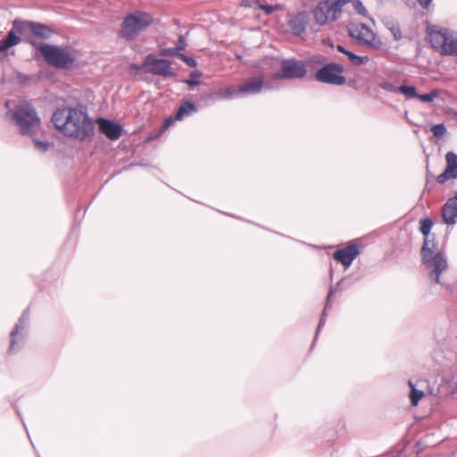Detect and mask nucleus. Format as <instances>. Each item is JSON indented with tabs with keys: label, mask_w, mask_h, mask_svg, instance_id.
Returning <instances> with one entry per match:
<instances>
[{
	"label": "nucleus",
	"mask_w": 457,
	"mask_h": 457,
	"mask_svg": "<svg viewBox=\"0 0 457 457\" xmlns=\"http://www.w3.org/2000/svg\"><path fill=\"white\" fill-rule=\"evenodd\" d=\"M55 129L65 137L83 141L94 134L87 113L78 107L58 108L52 116Z\"/></svg>",
	"instance_id": "nucleus-1"
},
{
	"label": "nucleus",
	"mask_w": 457,
	"mask_h": 457,
	"mask_svg": "<svg viewBox=\"0 0 457 457\" xmlns=\"http://www.w3.org/2000/svg\"><path fill=\"white\" fill-rule=\"evenodd\" d=\"M27 40L52 67L60 70H71L78 65L79 52L70 46L41 44L33 38Z\"/></svg>",
	"instance_id": "nucleus-2"
},
{
	"label": "nucleus",
	"mask_w": 457,
	"mask_h": 457,
	"mask_svg": "<svg viewBox=\"0 0 457 457\" xmlns=\"http://www.w3.org/2000/svg\"><path fill=\"white\" fill-rule=\"evenodd\" d=\"M427 35L432 48L441 55L457 56V33L438 25H428Z\"/></svg>",
	"instance_id": "nucleus-3"
},
{
	"label": "nucleus",
	"mask_w": 457,
	"mask_h": 457,
	"mask_svg": "<svg viewBox=\"0 0 457 457\" xmlns=\"http://www.w3.org/2000/svg\"><path fill=\"white\" fill-rule=\"evenodd\" d=\"M153 17L148 12H137L128 15L119 31V37L133 40L137 35L153 23Z\"/></svg>",
	"instance_id": "nucleus-4"
},
{
	"label": "nucleus",
	"mask_w": 457,
	"mask_h": 457,
	"mask_svg": "<svg viewBox=\"0 0 457 457\" xmlns=\"http://www.w3.org/2000/svg\"><path fill=\"white\" fill-rule=\"evenodd\" d=\"M436 244L433 240H424L421 248V256L423 262L431 268L429 277L434 279L436 283L440 282V274L447 269V262L441 253H435L434 248Z\"/></svg>",
	"instance_id": "nucleus-5"
},
{
	"label": "nucleus",
	"mask_w": 457,
	"mask_h": 457,
	"mask_svg": "<svg viewBox=\"0 0 457 457\" xmlns=\"http://www.w3.org/2000/svg\"><path fill=\"white\" fill-rule=\"evenodd\" d=\"M12 118L24 135L33 136L40 127V119L35 109L28 103L21 104L12 112Z\"/></svg>",
	"instance_id": "nucleus-6"
},
{
	"label": "nucleus",
	"mask_w": 457,
	"mask_h": 457,
	"mask_svg": "<svg viewBox=\"0 0 457 457\" xmlns=\"http://www.w3.org/2000/svg\"><path fill=\"white\" fill-rule=\"evenodd\" d=\"M351 0H325L318 4L313 11L315 21L325 25L337 21L343 7Z\"/></svg>",
	"instance_id": "nucleus-7"
},
{
	"label": "nucleus",
	"mask_w": 457,
	"mask_h": 457,
	"mask_svg": "<svg viewBox=\"0 0 457 457\" xmlns=\"http://www.w3.org/2000/svg\"><path fill=\"white\" fill-rule=\"evenodd\" d=\"M349 35L360 45L376 51L385 49V44L382 39L368 26L358 23L353 24L348 28Z\"/></svg>",
	"instance_id": "nucleus-8"
},
{
	"label": "nucleus",
	"mask_w": 457,
	"mask_h": 457,
	"mask_svg": "<svg viewBox=\"0 0 457 457\" xmlns=\"http://www.w3.org/2000/svg\"><path fill=\"white\" fill-rule=\"evenodd\" d=\"M144 72L163 78H172L176 76V73L172 71L170 61L159 59L153 54H147L144 60Z\"/></svg>",
	"instance_id": "nucleus-9"
},
{
	"label": "nucleus",
	"mask_w": 457,
	"mask_h": 457,
	"mask_svg": "<svg viewBox=\"0 0 457 457\" xmlns=\"http://www.w3.org/2000/svg\"><path fill=\"white\" fill-rule=\"evenodd\" d=\"M343 72V65L336 62H330L317 71L315 78L317 80L323 83L341 86L346 81Z\"/></svg>",
	"instance_id": "nucleus-10"
},
{
	"label": "nucleus",
	"mask_w": 457,
	"mask_h": 457,
	"mask_svg": "<svg viewBox=\"0 0 457 457\" xmlns=\"http://www.w3.org/2000/svg\"><path fill=\"white\" fill-rule=\"evenodd\" d=\"M13 29L21 36H24V39L28 42V38H30L27 36V32H31L36 37L42 38V39H47L49 38L52 34L53 30L48 26L34 22V21H22L15 20L13 21Z\"/></svg>",
	"instance_id": "nucleus-11"
},
{
	"label": "nucleus",
	"mask_w": 457,
	"mask_h": 457,
	"mask_svg": "<svg viewBox=\"0 0 457 457\" xmlns=\"http://www.w3.org/2000/svg\"><path fill=\"white\" fill-rule=\"evenodd\" d=\"M309 22L310 15L306 11L288 13L287 21V31L295 36H300L305 32Z\"/></svg>",
	"instance_id": "nucleus-12"
},
{
	"label": "nucleus",
	"mask_w": 457,
	"mask_h": 457,
	"mask_svg": "<svg viewBox=\"0 0 457 457\" xmlns=\"http://www.w3.org/2000/svg\"><path fill=\"white\" fill-rule=\"evenodd\" d=\"M360 250L357 245L349 244L345 247L334 252L333 259L348 268L353 261L359 255Z\"/></svg>",
	"instance_id": "nucleus-13"
},
{
	"label": "nucleus",
	"mask_w": 457,
	"mask_h": 457,
	"mask_svg": "<svg viewBox=\"0 0 457 457\" xmlns=\"http://www.w3.org/2000/svg\"><path fill=\"white\" fill-rule=\"evenodd\" d=\"M446 167L441 174L436 177V181L444 184L449 179H457V155L453 152L445 154Z\"/></svg>",
	"instance_id": "nucleus-14"
},
{
	"label": "nucleus",
	"mask_w": 457,
	"mask_h": 457,
	"mask_svg": "<svg viewBox=\"0 0 457 457\" xmlns=\"http://www.w3.org/2000/svg\"><path fill=\"white\" fill-rule=\"evenodd\" d=\"M282 77L287 79H300L305 76L304 65L296 61L287 60L282 62Z\"/></svg>",
	"instance_id": "nucleus-15"
},
{
	"label": "nucleus",
	"mask_w": 457,
	"mask_h": 457,
	"mask_svg": "<svg viewBox=\"0 0 457 457\" xmlns=\"http://www.w3.org/2000/svg\"><path fill=\"white\" fill-rule=\"evenodd\" d=\"M97 123L101 133L104 134L109 139L116 140L122 133V128L110 120L98 119Z\"/></svg>",
	"instance_id": "nucleus-16"
},
{
	"label": "nucleus",
	"mask_w": 457,
	"mask_h": 457,
	"mask_svg": "<svg viewBox=\"0 0 457 457\" xmlns=\"http://www.w3.org/2000/svg\"><path fill=\"white\" fill-rule=\"evenodd\" d=\"M442 218L445 224L453 225L457 221V195L449 198L442 207Z\"/></svg>",
	"instance_id": "nucleus-17"
},
{
	"label": "nucleus",
	"mask_w": 457,
	"mask_h": 457,
	"mask_svg": "<svg viewBox=\"0 0 457 457\" xmlns=\"http://www.w3.org/2000/svg\"><path fill=\"white\" fill-rule=\"evenodd\" d=\"M263 87L262 78H252L238 86L239 94L253 95L261 92Z\"/></svg>",
	"instance_id": "nucleus-18"
},
{
	"label": "nucleus",
	"mask_w": 457,
	"mask_h": 457,
	"mask_svg": "<svg viewBox=\"0 0 457 457\" xmlns=\"http://www.w3.org/2000/svg\"><path fill=\"white\" fill-rule=\"evenodd\" d=\"M18 32L12 28L7 36L0 40V54L4 53L12 46H17L21 43V38L18 36Z\"/></svg>",
	"instance_id": "nucleus-19"
},
{
	"label": "nucleus",
	"mask_w": 457,
	"mask_h": 457,
	"mask_svg": "<svg viewBox=\"0 0 457 457\" xmlns=\"http://www.w3.org/2000/svg\"><path fill=\"white\" fill-rule=\"evenodd\" d=\"M18 32L12 28L7 36L0 40V54L4 53L12 46H17L21 43V38L18 36Z\"/></svg>",
	"instance_id": "nucleus-20"
},
{
	"label": "nucleus",
	"mask_w": 457,
	"mask_h": 457,
	"mask_svg": "<svg viewBox=\"0 0 457 457\" xmlns=\"http://www.w3.org/2000/svg\"><path fill=\"white\" fill-rule=\"evenodd\" d=\"M337 50L344 54H345L347 56V59L349 60V62L355 65V66H361V65H363V64H366L370 59L368 56H360V55H357L348 50H346L343 46L341 45H337Z\"/></svg>",
	"instance_id": "nucleus-21"
},
{
	"label": "nucleus",
	"mask_w": 457,
	"mask_h": 457,
	"mask_svg": "<svg viewBox=\"0 0 457 457\" xmlns=\"http://www.w3.org/2000/svg\"><path fill=\"white\" fill-rule=\"evenodd\" d=\"M196 111L195 105L191 102H183L175 115V120H180L185 116L190 115Z\"/></svg>",
	"instance_id": "nucleus-22"
},
{
	"label": "nucleus",
	"mask_w": 457,
	"mask_h": 457,
	"mask_svg": "<svg viewBox=\"0 0 457 457\" xmlns=\"http://www.w3.org/2000/svg\"><path fill=\"white\" fill-rule=\"evenodd\" d=\"M385 26L391 32L395 40L399 41L403 38V30L398 21L395 20H387L385 22Z\"/></svg>",
	"instance_id": "nucleus-23"
},
{
	"label": "nucleus",
	"mask_w": 457,
	"mask_h": 457,
	"mask_svg": "<svg viewBox=\"0 0 457 457\" xmlns=\"http://www.w3.org/2000/svg\"><path fill=\"white\" fill-rule=\"evenodd\" d=\"M237 94H239L238 87L229 86L226 87L220 88L217 91V96L220 98H230Z\"/></svg>",
	"instance_id": "nucleus-24"
},
{
	"label": "nucleus",
	"mask_w": 457,
	"mask_h": 457,
	"mask_svg": "<svg viewBox=\"0 0 457 457\" xmlns=\"http://www.w3.org/2000/svg\"><path fill=\"white\" fill-rule=\"evenodd\" d=\"M409 386L411 388L410 395L411 405L416 406L424 396V393L420 390L416 389L414 385L411 381L409 382Z\"/></svg>",
	"instance_id": "nucleus-25"
},
{
	"label": "nucleus",
	"mask_w": 457,
	"mask_h": 457,
	"mask_svg": "<svg viewBox=\"0 0 457 457\" xmlns=\"http://www.w3.org/2000/svg\"><path fill=\"white\" fill-rule=\"evenodd\" d=\"M433 227V221L430 219H424L420 221V230L426 239H429L428 236L430 234L431 228Z\"/></svg>",
	"instance_id": "nucleus-26"
},
{
	"label": "nucleus",
	"mask_w": 457,
	"mask_h": 457,
	"mask_svg": "<svg viewBox=\"0 0 457 457\" xmlns=\"http://www.w3.org/2000/svg\"><path fill=\"white\" fill-rule=\"evenodd\" d=\"M258 10H262L266 15H270L275 12L284 10V6L279 4L274 5H265L260 3Z\"/></svg>",
	"instance_id": "nucleus-27"
},
{
	"label": "nucleus",
	"mask_w": 457,
	"mask_h": 457,
	"mask_svg": "<svg viewBox=\"0 0 457 457\" xmlns=\"http://www.w3.org/2000/svg\"><path fill=\"white\" fill-rule=\"evenodd\" d=\"M398 91L404 95L408 98L418 97V93L414 87L411 86H401L398 87Z\"/></svg>",
	"instance_id": "nucleus-28"
},
{
	"label": "nucleus",
	"mask_w": 457,
	"mask_h": 457,
	"mask_svg": "<svg viewBox=\"0 0 457 457\" xmlns=\"http://www.w3.org/2000/svg\"><path fill=\"white\" fill-rule=\"evenodd\" d=\"M349 3H352V5L354 9V11L363 16L366 17L368 15V12L366 8L364 7L363 4L360 0H351Z\"/></svg>",
	"instance_id": "nucleus-29"
},
{
	"label": "nucleus",
	"mask_w": 457,
	"mask_h": 457,
	"mask_svg": "<svg viewBox=\"0 0 457 457\" xmlns=\"http://www.w3.org/2000/svg\"><path fill=\"white\" fill-rule=\"evenodd\" d=\"M438 96H439V91L435 89V90H432L428 94H424V95H419L418 94V97L417 98H419L422 102L430 103V102L434 101V99L436 97H437Z\"/></svg>",
	"instance_id": "nucleus-30"
},
{
	"label": "nucleus",
	"mask_w": 457,
	"mask_h": 457,
	"mask_svg": "<svg viewBox=\"0 0 457 457\" xmlns=\"http://www.w3.org/2000/svg\"><path fill=\"white\" fill-rule=\"evenodd\" d=\"M241 5L243 7L252 8L253 10H258L260 6L259 0H242Z\"/></svg>",
	"instance_id": "nucleus-31"
},
{
	"label": "nucleus",
	"mask_w": 457,
	"mask_h": 457,
	"mask_svg": "<svg viewBox=\"0 0 457 457\" xmlns=\"http://www.w3.org/2000/svg\"><path fill=\"white\" fill-rule=\"evenodd\" d=\"M160 54L162 56H177L178 58L180 54L178 53V49H176V47L162 49Z\"/></svg>",
	"instance_id": "nucleus-32"
},
{
	"label": "nucleus",
	"mask_w": 457,
	"mask_h": 457,
	"mask_svg": "<svg viewBox=\"0 0 457 457\" xmlns=\"http://www.w3.org/2000/svg\"><path fill=\"white\" fill-rule=\"evenodd\" d=\"M431 130L436 137H440L445 134L446 129L444 124H437L433 126Z\"/></svg>",
	"instance_id": "nucleus-33"
},
{
	"label": "nucleus",
	"mask_w": 457,
	"mask_h": 457,
	"mask_svg": "<svg viewBox=\"0 0 457 457\" xmlns=\"http://www.w3.org/2000/svg\"><path fill=\"white\" fill-rule=\"evenodd\" d=\"M179 58L183 61L185 63H187L189 67H195L196 66V62L194 58L192 57H189V56H187L183 54H180L179 55Z\"/></svg>",
	"instance_id": "nucleus-34"
},
{
	"label": "nucleus",
	"mask_w": 457,
	"mask_h": 457,
	"mask_svg": "<svg viewBox=\"0 0 457 457\" xmlns=\"http://www.w3.org/2000/svg\"><path fill=\"white\" fill-rule=\"evenodd\" d=\"M18 334V329L15 328L12 333H11V343H10V347H9V352L10 353H13L15 351L14 349V346H15V343H16V335Z\"/></svg>",
	"instance_id": "nucleus-35"
},
{
	"label": "nucleus",
	"mask_w": 457,
	"mask_h": 457,
	"mask_svg": "<svg viewBox=\"0 0 457 457\" xmlns=\"http://www.w3.org/2000/svg\"><path fill=\"white\" fill-rule=\"evenodd\" d=\"M185 48H186V42H185L184 37L182 35H180L179 37V42L176 46V49H178V53H179V51H182Z\"/></svg>",
	"instance_id": "nucleus-36"
},
{
	"label": "nucleus",
	"mask_w": 457,
	"mask_h": 457,
	"mask_svg": "<svg viewBox=\"0 0 457 457\" xmlns=\"http://www.w3.org/2000/svg\"><path fill=\"white\" fill-rule=\"evenodd\" d=\"M174 120H175V118H171V117L167 118V119L164 120L162 129H163V130L168 129L172 125V123H173V121H174Z\"/></svg>",
	"instance_id": "nucleus-37"
},
{
	"label": "nucleus",
	"mask_w": 457,
	"mask_h": 457,
	"mask_svg": "<svg viewBox=\"0 0 457 457\" xmlns=\"http://www.w3.org/2000/svg\"><path fill=\"white\" fill-rule=\"evenodd\" d=\"M35 144H36L37 147L42 148L43 150H46L47 147H48V144L47 143H43V142H40V141H35Z\"/></svg>",
	"instance_id": "nucleus-38"
},
{
	"label": "nucleus",
	"mask_w": 457,
	"mask_h": 457,
	"mask_svg": "<svg viewBox=\"0 0 457 457\" xmlns=\"http://www.w3.org/2000/svg\"><path fill=\"white\" fill-rule=\"evenodd\" d=\"M423 8H428L432 0H417Z\"/></svg>",
	"instance_id": "nucleus-39"
},
{
	"label": "nucleus",
	"mask_w": 457,
	"mask_h": 457,
	"mask_svg": "<svg viewBox=\"0 0 457 457\" xmlns=\"http://www.w3.org/2000/svg\"><path fill=\"white\" fill-rule=\"evenodd\" d=\"M187 84H188L189 86H196L200 83L199 80H197L196 79H187L186 81Z\"/></svg>",
	"instance_id": "nucleus-40"
},
{
	"label": "nucleus",
	"mask_w": 457,
	"mask_h": 457,
	"mask_svg": "<svg viewBox=\"0 0 457 457\" xmlns=\"http://www.w3.org/2000/svg\"><path fill=\"white\" fill-rule=\"evenodd\" d=\"M132 69L144 71V62L141 65L132 64Z\"/></svg>",
	"instance_id": "nucleus-41"
},
{
	"label": "nucleus",
	"mask_w": 457,
	"mask_h": 457,
	"mask_svg": "<svg viewBox=\"0 0 457 457\" xmlns=\"http://www.w3.org/2000/svg\"><path fill=\"white\" fill-rule=\"evenodd\" d=\"M236 58H237V60H242V55H240V54H237V55H236Z\"/></svg>",
	"instance_id": "nucleus-42"
}]
</instances>
